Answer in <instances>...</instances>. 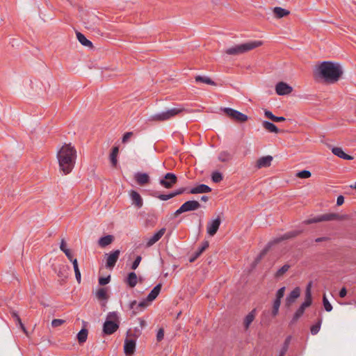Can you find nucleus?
Masks as SVG:
<instances>
[{"instance_id":"bf43d9fd","label":"nucleus","mask_w":356,"mask_h":356,"mask_svg":"<svg viewBox=\"0 0 356 356\" xmlns=\"http://www.w3.org/2000/svg\"><path fill=\"white\" fill-rule=\"evenodd\" d=\"M186 188H180L177 189V190L172 192L171 194L172 195V197L184 193L186 191Z\"/></svg>"},{"instance_id":"423d86ee","label":"nucleus","mask_w":356,"mask_h":356,"mask_svg":"<svg viewBox=\"0 0 356 356\" xmlns=\"http://www.w3.org/2000/svg\"><path fill=\"white\" fill-rule=\"evenodd\" d=\"M200 204L196 200L186 201L174 213V217H177L184 212L195 211L200 208Z\"/></svg>"},{"instance_id":"f8f14e48","label":"nucleus","mask_w":356,"mask_h":356,"mask_svg":"<svg viewBox=\"0 0 356 356\" xmlns=\"http://www.w3.org/2000/svg\"><path fill=\"white\" fill-rule=\"evenodd\" d=\"M220 223L221 220L220 217H218L217 218L209 222L207 225V233L210 236L215 235L219 229Z\"/></svg>"},{"instance_id":"5fc2aeb1","label":"nucleus","mask_w":356,"mask_h":356,"mask_svg":"<svg viewBox=\"0 0 356 356\" xmlns=\"http://www.w3.org/2000/svg\"><path fill=\"white\" fill-rule=\"evenodd\" d=\"M64 323H65L64 320H62V319H54L51 321V325L54 327H58V326L61 325Z\"/></svg>"},{"instance_id":"473e14b6","label":"nucleus","mask_w":356,"mask_h":356,"mask_svg":"<svg viewBox=\"0 0 356 356\" xmlns=\"http://www.w3.org/2000/svg\"><path fill=\"white\" fill-rule=\"evenodd\" d=\"M264 115L266 118L271 120L273 122H284L286 120L285 118L284 117H277L274 115L271 111L268 110H265Z\"/></svg>"},{"instance_id":"4c0bfd02","label":"nucleus","mask_w":356,"mask_h":356,"mask_svg":"<svg viewBox=\"0 0 356 356\" xmlns=\"http://www.w3.org/2000/svg\"><path fill=\"white\" fill-rule=\"evenodd\" d=\"M232 159L231 154L227 151H222L218 154V160L221 162H227Z\"/></svg>"},{"instance_id":"c85d7f7f","label":"nucleus","mask_w":356,"mask_h":356,"mask_svg":"<svg viewBox=\"0 0 356 356\" xmlns=\"http://www.w3.org/2000/svg\"><path fill=\"white\" fill-rule=\"evenodd\" d=\"M76 38L79 42L83 46L92 47V43L88 40L83 34L80 32H76Z\"/></svg>"},{"instance_id":"39448f33","label":"nucleus","mask_w":356,"mask_h":356,"mask_svg":"<svg viewBox=\"0 0 356 356\" xmlns=\"http://www.w3.org/2000/svg\"><path fill=\"white\" fill-rule=\"evenodd\" d=\"M184 111L183 108H172L166 111L156 113L150 117V120L153 121H165L168 120L176 115H179Z\"/></svg>"},{"instance_id":"1a4fd4ad","label":"nucleus","mask_w":356,"mask_h":356,"mask_svg":"<svg viewBox=\"0 0 356 356\" xmlns=\"http://www.w3.org/2000/svg\"><path fill=\"white\" fill-rule=\"evenodd\" d=\"M303 230H292L290 232H288L283 234L281 236L276 237L273 238L270 243H273V245L275 244H277L283 241L289 240L291 238H293L299 235H300L302 233Z\"/></svg>"},{"instance_id":"58836bf2","label":"nucleus","mask_w":356,"mask_h":356,"mask_svg":"<svg viewBox=\"0 0 356 356\" xmlns=\"http://www.w3.org/2000/svg\"><path fill=\"white\" fill-rule=\"evenodd\" d=\"M72 264H73V268H74V270L75 277H76V281L78 282V283H80L81 282V272H80L79 268L78 261H77L76 259H74L72 261Z\"/></svg>"},{"instance_id":"3c124183","label":"nucleus","mask_w":356,"mask_h":356,"mask_svg":"<svg viewBox=\"0 0 356 356\" xmlns=\"http://www.w3.org/2000/svg\"><path fill=\"white\" fill-rule=\"evenodd\" d=\"M142 257L140 256H137L131 265V269L136 270L139 266Z\"/></svg>"},{"instance_id":"7c9ffc66","label":"nucleus","mask_w":356,"mask_h":356,"mask_svg":"<svg viewBox=\"0 0 356 356\" xmlns=\"http://www.w3.org/2000/svg\"><path fill=\"white\" fill-rule=\"evenodd\" d=\"M88 331L86 328H82L77 334V339L80 344L86 341L88 338Z\"/></svg>"},{"instance_id":"338daca9","label":"nucleus","mask_w":356,"mask_h":356,"mask_svg":"<svg viewBox=\"0 0 356 356\" xmlns=\"http://www.w3.org/2000/svg\"><path fill=\"white\" fill-rule=\"evenodd\" d=\"M60 248L63 252H64V250H67V248H66V243L64 239H62L60 242Z\"/></svg>"},{"instance_id":"f704fd0d","label":"nucleus","mask_w":356,"mask_h":356,"mask_svg":"<svg viewBox=\"0 0 356 356\" xmlns=\"http://www.w3.org/2000/svg\"><path fill=\"white\" fill-rule=\"evenodd\" d=\"M273 245V243L269 242L267 245L261 251L259 254L256 257L255 259V263L258 264L262 258L267 254V252L270 249L271 246Z\"/></svg>"},{"instance_id":"ddd939ff","label":"nucleus","mask_w":356,"mask_h":356,"mask_svg":"<svg viewBox=\"0 0 356 356\" xmlns=\"http://www.w3.org/2000/svg\"><path fill=\"white\" fill-rule=\"evenodd\" d=\"M119 328L118 323L106 321L103 325V332L105 334H112Z\"/></svg>"},{"instance_id":"680f3d73","label":"nucleus","mask_w":356,"mask_h":356,"mask_svg":"<svg viewBox=\"0 0 356 356\" xmlns=\"http://www.w3.org/2000/svg\"><path fill=\"white\" fill-rule=\"evenodd\" d=\"M63 252L65 253V254L66 255V257L68 258V259H69V260H70V261H72H72H73L74 259H73V257H72V253H71V251H70L69 249H67V250H64V252Z\"/></svg>"},{"instance_id":"0eeeda50","label":"nucleus","mask_w":356,"mask_h":356,"mask_svg":"<svg viewBox=\"0 0 356 356\" xmlns=\"http://www.w3.org/2000/svg\"><path fill=\"white\" fill-rule=\"evenodd\" d=\"M222 110L228 117L238 122H245L248 119L246 115L233 108H224Z\"/></svg>"},{"instance_id":"49530a36","label":"nucleus","mask_w":356,"mask_h":356,"mask_svg":"<svg viewBox=\"0 0 356 356\" xmlns=\"http://www.w3.org/2000/svg\"><path fill=\"white\" fill-rule=\"evenodd\" d=\"M311 175H312V174H311L310 171L306 170L300 171L296 174V177H298V178H300V179H307V178L310 177Z\"/></svg>"},{"instance_id":"c9c22d12","label":"nucleus","mask_w":356,"mask_h":356,"mask_svg":"<svg viewBox=\"0 0 356 356\" xmlns=\"http://www.w3.org/2000/svg\"><path fill=\"white\" fill-rule=\"evenodd\" d=\"M195 79L196 82H201L208 85L216 86V83L208 76H202L198 75L195 76Z\"/></svg>"},{"instance_id":"2f4dec72","label":"nucleus","mask_w":356,"mask_h":356,"mask_svg":"<svg viewBox=\"0 0 356 356\" xmlns=\"http://www.w3.org/2000/svg\"><path fill=\"white\" fill-rule=\"evenodd\" d=\"M263 127L271 133H278L279 129L272 122H270L268 121H264L262 123Z\"/></svg>"},{"instance_id":"a18cd8bd","label":"nucleus","mask_w":356,"mask_h":356,"mask_svg":"<svg viewBox=\"0 0 356 356\" xmlns=\"http://www.w3.org/2000/svg\"><path fill=\"white\" fill-rule=\"evenodd\" d=\"M281 301L280 300H275L273 305L272 315L275 316L277 315L279 308L280 307Z\"/></svg>"},{"instance_id":"774afa93","label":"nucleus","mask_w":356,"mask_h":356,"mask_svg":"<svg viewBox=\"0 0 356 356\" xmlns=\"http://www.w3.org/2000/svg\"><path fill=\"white\" fill-rule=\"evenodd\" d=\"M57 275L60 278H66V275L63 273V272L60 270L58 273H57Z\"/></svg>"},{"instance_id":"6e6d98bb","label":"nucleus","mask_w":356,"mask_h":356,"mask_svg":"<svg viewBox=\"0 0 356 356\" xmlns=\"http://www.w3.org/2000/svg\"><path fill=\"white\" fill-rule=\"evenodd\" d=\"M157 197L161 200L165 201V200H168L172 198V195L171 193L169 194H167V195L160 194L157 196Z\"/></svg>"},{"instance_id":"052dcab7","label":"nucleus","mask_w":356,"mask_h":356,"mask_svg":"<svg viewBox=\"0 0 356 356\" xmlns=\"http://www.w3.org/2000/svg\"><path fill=\"white\" fill-rule=\"evenodd\" d=\"M11 315L15 319L17 323H21L22 320L16 312H12Z\"/></svg>"},{"instance_id":"37998d69","label":"nucleus","mask_w":356,"mask_h":356,"mask_svg":"<svg viewBox=\"0 0 356 356\" xmlns=\"http://www.w3.org/2000/svg\"><path fill=\"white\" fill-rule=\"evenodd\" d=\"M290 268V265L284 264L282 268H280L275 274V277L278 278L282 276L286 272L289 270Z\"/></svg>"},{"instance_id":"6e6552de","label":"nucleus","mask_w":356,"mask_h":356,"mask_svg":"<svg viewBox=\"0 0 356 356\" xmlns=\"http://www.w3.org/2000/svg\"><path fill=\"white\" fill-rule=\"evenodd\" d=\"M177 182V176L171 172L166 173L164 177L160 179V184L165 188H171Z\"/></svg>"},{"instance_id":"aec40b11","label":"nucleus","mask_w":356,"mask_h":356,"mask_svg":"<svg viewBox=\"0 0 356 356\" xmlns=\"http://www.w3.org/2000/svg\"><path fill=\"white\" fill-rule=\"evenodd\" d=\"M209 241H204L202 243L201 247H200L198 250L195 251L193 254V255H191V257L189 258V261L191 263L194 262L203 253V252L205 251V250L209 247Z\"/></svg>"},{"instance_id":"5701e85b","label":"nucleus","mask_w":356,"mask_h":356,"mask_svg":"<svg viewBox=\"0 0 356 356\" xmlns=\"http://www.w3.org/2000/svg\"><path fill=\"white\" fill-rule=\"evenodd\" d=\"M256 316V309H252L244 318L243 327L245 330L249 329L250 324L253 322Z\"/></svg>"},{"instance_id":"f03ea898","label":"nucleus","mask_w":356,"mask_h":356,"mask_svg":"<svg viewBox=\"0 0 356 356\" xmlns=\"http://www.w3.org/2000/svg\"><path fill=\"white\" fill-rule=\"evenodd\" d=\"M59 168L65 175H67L73 170L76 159V150L71 144H65L58 152Z\"/></svg>"},{"instance_id":"9d476101","label":"nucleus","mask_w":356,"mask_h":356,"mask_svg":"<svg viewBox=\"0 0 356 356\" xmlns=\"http://www.w3.org/2000/svg\"><path fill=\"white\" fill-rule=\"evenodd\" d=\"M120 250H115L113 252H111L109 254H106L107 255V258H106V267L107 268H113L119 257H120Z\"/></svg>"},{"instance_id":"864d4df0","label":"nucleus","mask_w":356,"mask_h":356,"mask_svg":"<svg viewBox=\"0 0 356 356\" xmlns=\"http://www.w3.org/2000/svg\"><path fill=\"white\" fill-rule=\"evenodd\" d=\"M134 135V133L131 131L126 132L122 137V142L123 143H126L128 142L129 138Z\"/></svg>"},{"instance_id":"b1692460","label":"nucleus","mask_w":356,"mask_h":356,"mask_svg":"<svg viewBox=\"0 0 356 356\" xmlns=\"http://www.w3.org/2000/svg\"><path fill=\"white\" fill-rule=\"evenodd\" d=\"M332 152L337 156L345 159L353 160V156L346 154L341 147H334L332 149Z\"/></svg>"},{"instance_id":"69168bd1","label":"nucleus","mask_w":356,"mask_h":356,"mask_svg":"<svg viewBox=\"0 0 356 356\" xmlns=\"http://www.w3.org/2000/svg\"><path fill=\"white\" fill-rule=\"evenodd\" d=\"M330 238L328 237H326V236H323V237H319V238H317L315 239V241L316 243H320V242H323V241H327Z\"/></svg>"},{"instance_id":"dca6fc26","label":"nucleus","mask_w":356,"mask_h":356,"mask_svg":"<svg viewBox=\"0 0 356 356\" xmlns=\"http://www.w3.org/2000/svg\"><path fill=\"white\" fill-rule=\"evenodd\" d=\"M312 282H309L306 287L305 290V302L301 305L304 308H307L309 307L312 303Z\"/></svg>"},{"instance_id":"8fccbe9b","label":"nucleus","mask_w":356,"mask_h":356,"mask_svg":"<svg viewBox=\"0 0 356 356\" xmlns=\"http://www.w3.org/2000/svg\"><path fill=\"white\" fill-rule=\"evenodd\" d=\"M148 301L146 300H143L141 301L140 303H138L137 305V308L136 309V311H142L143 309H144L145 308H146L148 305V303H147Z\"/></svg>"},{"instance_id":"4be33fe9","label":"nucleus","mask_w":356,"mask_h":356,"mask_svg":"<svg viewBox=\"0 0 356 356\" xmlns=\"http://www.w3.org/2000/svg\"><path fill=\"white\" fill-rule=\"evenodd\" d=\"M131 198L132 200L133 204L137 207V208H141L143 204V199L140 196V195L135 191H131L130 193Z\"/></svg>"},{"instance_id":"13d9d810","label":"nucleus","mask_w":356,"mask_h":356,"mask_svg":"<svg viewBox=\"0 0 356 356\" xmlns=\"http://www.w3.org/2000/svg\"><path fill=\"white\" fill-rule=\"evenodd\" d=\"M164 337V330L163 328H160L156 334V340L158 341H161L163 339Z\"/></svg>"},{"instance_id":"f257e3e1","label":"nucleus","mask_w":356,"mask_h":356,"mask_svg":"<svg viewBox=\"0 0 356 356\" xmlns=\"http://www.w3.org/2000/svg\"><path fill=\"white\" fill-rule=\"evenodd\" d=\"M343 69L339 63L323 61L314 70L315 78H320L328 83L337 82L343 74Z\"/></svg>"},{"instance_id":"4d7b16f0","label":"nucleus","mask_w":356,"mask_h":356,"mask_svg":"<svg viewBox=\"0 0 356 356\" xmlns=\"http://www.w3.org/2000/svg\"><path fill=\"white\" fill-rule=\"evenodd\" d=\"M137 302L136 300H133L129 304V309L133 310V314L136 315L138 311H136V309L137 308Z\"/></svg>"},{"instance_id":"c03bdc74","label":"nucleus","mask_w":356,"mask_h":356,"mask_svg":"<svg viewBox=\"0 0 356 356\" xmlns=\"http://www.w3.org/2000/svg\"><path fill=\"white\" fill-rule=\"evenodd\" d=\"M222 179V175L218 171L213 172L211 175V179L214 183H219Z\"/></svg>"},{"instance_id":"7ed1b4c3","label":"nucleus","mask_w":356,"mask_h":356,"mask_svg":"<svg viewBox=\"0 0 356 356\" xmlns=\"http://www.w3.org/2000/svg\"><path fill=\"white\" fill-rule=\"evenodd\" d=\"M262 44L263 42L259 40L250 41L228 48L225 50V53L229 55H238L259 47Z\"/></svg>"},{"instance_id":"bb28decb","label":"nucleus","mask_w":356,"mask_h":356,"mask_svg":"<svg viewBox=\"0 0 356 356\" xmlns=\"http://www.w3.org/2000/svg\"><path fill=\"white\" fill-rule=\"evenodd\" d=\"M273 13L277 18H282L289 15L290 12L281 7H275L273 9Z\"/></svg>"},{"instance_id":"a19ab883","label":"nucleus","mask_w":356,"mask_h":356,"mask_svg":"<svg viewBox=\"0 0 356 356\" xmlns=\"http://www.w3.org/2000/svg\"><path fill=\"white\" fill-rule=\"evenodd\" d=\"M106 321H111V322L118 323V324L120 323L119 316H118V313L116 312H109L107 314Z\"/></svg>"},{"instance_id":"09e8293b","label":"nucleus","mask_w":356,"mask_h":356,"mask_svg":"<svg viewBox=\"0 0 356 356\" xmlns=\"http://www.w3.org/2000/svg\"><path fill=\"white\" fill-rule=\"evenodd\" d=\"M111 280V276L108 275L107 277H101L99 278V284L102 286H104L109 283Z\"/></svg>"},{"instance_id":"2eb2a0df","label":"nucleus","mask_w":356,"mask_h":356,"mask_svg":"<svg viewBox=\"0 0 356 356\" xmlns=\"http://www.w3.org/2000/svg\"><path fill=\"white\" fill-rule=\"evenodd\" d=\"M136 348V341L134 339H126L124 341V350L127 355L134 354Z\"/></svg>"},{"instance_id":"a878e982","label":"nucleus","mask_w":356,"mask_h":356,"mask_svg":"<svg viewBox=\"0 0 356 356\" xmlns=\"http://www.w3.org/2000/svg\"><path fill=\"white\" fill-rule=\"evenodd\" d=\"M114 241V236L112 235H106L101 237L98 241V244L101 248H105L106 246L112 243Z\"/></svg>"},{"instance_id":"9b49d317","label":"nucleus","mask_w":356,"mask_h":356,"mask_svg":"<svg viewBox=\"0 0 356 356\" xmlns=\"http://www.w3.org/2000/svg\"><path fill=\"white\" fill-rule=\"evenodd\" d=\"M276 93L279 95H286L293 91V88L284 82H279L275 86Z\"/></svg>"},{"instance_id":"79ce46f5","label":"nucleus","mask_w":356,"mask_h":356,"mask_svg":"<svg viewBox=\"0 0 356 356\" xmlns=\"http://www.w3.org/2000/svg\"><path fill=\"white\" fill-rule=\"evenodd\" d=\"M321 323L322 318H319L318 321L311 327L310 331L312 335H315L319 332Z\"/></svg>"},{"instance_id":"ea45409f","label":"nucleus","mask_w":356,"mask_h":356,"mask_svg":"<svg viewBox=\"0 0 356 356\" xmlns=\"http://www.w3.org/2000/svg\"><path fill=\"white\" fill-rule=\"evenodd\" d=\"M291 340V336H288L286 338V339H285V341L284 342V344L282 346V349L280 350V356H284L285 355L286 353L288 350V348H289Z\"/></svg>"},{"instance_id":"e2e57ef3","label":"nucleus","mask_w":356,"mask_h":356,"mask_svg":"<svg viewBox=\"0 0 356 356\" xmlns=\"http://www.w3.org/2000/svg\"><path fill=\"white\" fill-rule=\"evenodd\" d=\"M344 202V197L343 195H339L338 196L337 199V204L338 206H341L343 204Z\"/></svg>"},{"instance_id":"6ab92c4d","label":"nucleus","mask_w":356,"mask_h":356,"mask_svg":"<svg viewBox=\"0 0 356 356\" xmlns=\"http://www.w3.org/2000/svg\"><path fill=\"white\" fill-rule=\"evenodd\" d=\"M272 161L273 156H262L257 161L256 167L259 169L269 167Z\"/></svg>"},{"instance_id":"72a5a7b5","label":"nucleus","mask_w":356,"mask_h":356,"mask_svg":"<svg viewBox=\"0 0 356 356\" xmlns=\"http://www.w3.org/2000/svg\"><path fill=\"white\" fill-rule=\"evenodd\" d=\"M118 152H119L118 147H114L112 149V152H111V153L110 154L111 163V164H112V165L113 167H115L117 165V163H118L117 156H118Z\"/></svg>"},{"instance_id":"412c9836","label":"nucleus","mask_w":356,"mask_h":356,"mask_svg":"<svg viewBox=\"0 0 356 356\" xmlns=\"http://www.w3.org/2000/svg\"><path fill=\"white\" fill-rule=\"evenodd\" d=\"M211 191V188L206 184H200L192 188L188 192L191 194L206 193Z\"/></svg>"},{"instance_id":"a211bd4d","label":"nucleus","mask_w":356,"mask_h":356,"mask_svg":"<svg viewBox=\"0 0 356 356\" xmlns=\"http://www.w3.org/2000/svg\"><path fill=\"white\" fill-rule=\"evenodd\" d=\"M300 295V289L296 287L286 298V305L290 307Z\"/></svg>"},{"instance_id":"0e129e2a","label":"nucleus","mask_w":356,"mask_h":356,"mask_svg":"<svg viewBox=\"0 0 356 356\" xmlns=\"http://www.w3.org/2000/svg\"><path fill=\"white\" fill-rule=\"evenodd\" d=\"M346 294H347V290L345 287H343L340 290L339 295L341 298H344L346 296Z\"/></svg>"},{"instance_id":"cd10ccee","label":"nucleus","mask_w":356,"mask_h":356,"mask_svg":"<svg viewBox=\"0 0 356 356\" xmlns=\"http://www.w3.org/2000/svg\"><path fill=\"white\" fill-rule=\"evenodd\" d=\"M137 280L136 274L134 272H131L128 274L126 282L130 287L133 288L136 285Z\"/></svg>"},{"instance_id":"393cba45","label":"nucleus","mask_w":356,"mask_h":356,"mask_svg":"<svg viewBox=\"0 0 356 356\" xmlns=\"http://www.w3.org/2000/svg\"><path fill=\"white\" fill-rule=\"evenodd\" d=\"M161 284H158L156 286H155L151 292L148 294L147 297V301L152 302L156 299L161 291Z\"/></svg>"},{"instance_id":"f3484780","label":"nucleus","mask_w":356,"mask_h":356,"mask_svg":"<svg viewBox=\"0 0 356 356\" xmlns=\"http://www.w3.org/2000/svg\"><path fill=\"white\" fill-rule=\"evenodd\" d=\"M136 183L140 186H144L149 183V176L147 173L136 172L134 175Z\"/></svg>"},{"instance_id":"c756f323","label":"nucleus","mask_w":356,"mask_h":356,"mask_svg":"<svg viewBox=\"0 0 356 356\" xmlns=\"http://www.w3.org/2000/svg\"><path fill=\"white\" fill-rule=\"evenodd\" d=\"M96 298L99 300H107L109 298L106 288H100L96 292Z\"/></svg>"},{"instance_id":"603ef678","label":"nucleus","mask_w":356,"mask_h":356,"mask_svg":"<svg viewBox=\"0 0 356 356\" xmlns=\"http://www.w3.org/2000/svg\"><path fill=\"white\" fill-rule=\"evenodd\" d=\"M284 291H285V287L284 286L280 288L277 291L276 299L275 300H280V301H281V299L284 297Z\"/></svg>"},{"instance_id":"de8ad7c7","label":"nucleus","mask_w":356,"mask_h":356,"mask_svg":"<svg viewBox=\"0 0 356 356\" xmlns=\"http://www.w3.org/2000/svg\"><path fill=\"white\" fill-rule=\"evenodd\" d=\"M323 306L325 307V309L327 312H331L332 311V306L330 304V302L328 301V300L327 299L325 295H324L323 297Z\"/></svg>"},{"instance_id":"20e7f679","label":"nucleus","mask_w":356,"mask_h":356,"mask_svg":"<svg viewBox=\"0 0 356 356\" xmlns=\"http://www.w3.org/2000/svg\"><path fill=\"white\" fill-rule=\"evenodd\" d=\"M347 215H339L336 213H324L309 219H307L302 222L304 225H310L312 223H317L323 221H332V220H343L348 219Z\"/></svg>"},{"instance_id":"e433bc0d","label":"nucleus","mask_w":356,"mask_h":356,"mask_svg":"<svg viewBox=\"0 0 356 356\" xmlns=\"http://www.w3.org/2000/svg\"><path fill=\"white\" fill-rule=\"evenodd\" d=\"M305 308L300 305L298 310L294 314L291 324L295 323L304 314Z\"/></svg>"},{"instance_id":"4468645a","label":"nucleus","mask_w":356,"mask_h":356,"mask_svg":"<svg viewBox=\"0 0 356 356\" xmlns=\"http://www.w3.org/2000/svg\"><path fill=\"white\" fill-rule=\"evenodd\" d=\"M165 232V228H161L160 230H159L156 233H155L151 238H149L147 240L146 243V247L149 248L152 246L154 243H156L161 239V238L164 235Z\"/></svg>"}]
</instances>
